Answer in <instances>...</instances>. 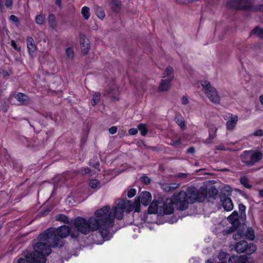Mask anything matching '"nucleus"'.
<instances>
[{"instance_id": "37", "label": "nucleus", "mask_w": 263, "mask_h": 263, "mask_svg": "<svg viewBox=\"0 0 263 263\" xmlns=\"http://www.w3.org/2000/svg\"><path fill=\"white\" fill-rule=\"evenodd\" d=\"M217 130V128L215 127H213L210 129L209 131L210 137L214 138L215 136V133Z\"/></svg>"}, {"instance_id": "20", "label": "nucleus", "mask_w": 263, "mask_h": 263, "mask_svg": "<svg viewBox=\"0 0 263 263\" xmlns=\"http://www.w3.org/2000/svg\"><path fill=\"white\" fill-rule=\"evenodd\" d=\"M176 123L182 129L185 128V124L184 118L181 115H177L175 117Z\"/></svg>"}, {"instance_id": "52", "label": "nucleus", "mask_w": 263, "mask_h": 263, "mask_svg": "<svg viewBox=\"0 0 263 263\" xmlns=\"http://www.w3.org/2000/svg\"><path fill=\"white\" fill-rule=\"evenodd\" d=\"M216 149L221 150V151H225L226 148H224L223 145H220L216 147Z\"/></svg>"}, {"instance_id": "57", "label": "nucleus", "mask_w": 263, "mask_h": 263, "mask_svg": "<svg viewBox=\"0 0 263 263\" xmlns=\"http://www.w3.org/2000/svg\"><path fill=\"white\" fill-rule=\"evenodd\" d=\"M259 100H260V103H261V104L263 105V95H262V96H261L259 97Z\"/></svg>"}, {"instance_id": "27", "label": "nucleus", "mask_w": 263, "mask_h": 263, "mask_svg": "<svg viewBox=\"0 0 263 263\" xmlns=\"http://www.w3.org/2000/svg\"><path fill=\"white\" fill-rule=\"evenodd\" d=\"M89 186L93 189H98L100 188V182L97 179H93L90 181Z\"/></svg>"}, {"instance_id": "34", "label": "nucleus", "mask_w": 263, "mask_h": 263, "mask_svg": "<svg viewBox=\"0 0 263 263\" xmlns=\"http://www.w3.org/2000/svg\"><path fill=\"white\" fill-rule=\"evenodd\" d=\"M161 189L165 192H170L171 188L170 187L169 184L167 183H161L160 184Z\"/></svg>"}, {"instance_id": "39", "label": "nucleus", "mask_w": 263, "mask_h": 263, "mask_svg": "<svg viewBox=\"0 0 263 263\" xmlns=\"http://www.w3.org/2000/svg\"><path fill=\"white\" fill-rule=\"evenodd\" d=\"M170 187L171 188V191H173L180 186V183H173L169 184Z\"/></svg>"}, {"instance_id": "24", "label": "nucleus", "mask_w": 263, "mask_h": 263, "mask_svg": "<svg viewBox=\"0 0 263 263\" xmlns=\"http://www.w3.org/2000/svg\"><path fill=\"white\" fill-rule=\"evenodd\" d=\"M65 53L67 58L70 60H72L74 58V53L72 48L67 47L65 49Z\"/></svg>"}, {"instance_id": "6", "label": "nucleus", "mask_w": 263, "mask_h": 263, "mask_svg": "<svg viewBox=\"0 0 263 263\" xmlns=\"http://www.w3.org/2000/svg\"><path fill=\"white\" fill-rule=\"evenodd\" d=\"M226 6L230 8L239 9L246 12L263 11V5L255 7L249 0H229L227 2Z\"/></svg>"}, {"instance_id": "64", "label": "nucleus", "mask_w": 263, "mask_h": 263, "mask_svg": "<svg viewBox=\"0 0 263 263\" xmlns=\"http://www.w3.org/2000/svg\"><path fill=\"white\" fill-rule=\"evenodd\" d=\"M220 263H227V262H221Z\"/></svg>"}, {"instance_id": "12", "label": "nucleus", "mask_w": 263, "mask_h": 263, "mask_svg": "<svg viewBox=\"0 0 263 263\" xmlns=\"http://www.w3.org/2000/svg\"><path fill=\"white\" fill-rule=\"evenodd\" d=\"M227 219L234 228L236 229L240 224L238 214L236 211L233 212Z\"/></svg>"}, {"instance_id": "10", "label": "nucleus", "mask_w": 263, "mask_h": 263, "mask_svg": "<svg viewBox=\"0 0 263 263\" xmlns=\"http://www.w3.org/2000/svg\"><path fill=\"white\" fill-rule=\"evenodd\" d=\"M256 248V246L252 243L248 244L246 241H240L236 244L235 250L238 253L246 252L250 255L255 252Z\"/></svg>"}, {"instance_id": "63", "label": "nucleus", "mask_w": 263, "mask_h": 263, "mask_svg": "<svg viewBox=\"0 0 263 263\" xmlns=\"http://www.w3.org/2000/svg\"><path fill=\"white\" fill-rule=\"evenodd\" d=\"M240 263H245V261H243L242 262H241Z\"/></svg>"}, {"instance_id": "31", "label": "nucleus", "mask_w": 263, "mask_h": 263, "mask_svg": "<svg viewBox=\"0 0 263 263\" xmlns=\"http://www.w3.org/2000/svg\"><path fill=\"white\" fill-rule=\"evenodd\" d=\"M138 129L140 130L141 134L142 136H145L147 134V128L146 126L143 124H140L138 126Z\"/></svg>"}, {"instance_id": "51", "label": "nucleus", "mask_w": 263, "mask_h": 263, "mask_svg": "<svg viewBox=\"0 0 263 263\" xmlns=\"http://www.w3.org/2000/svg\"><path fill=\"white\" fill-rule=\"evenodd\" d=\"M195 152V148L193 147H190L187 149V153H194Z\"/></svg>"}, {"instance_id": "47", "label": "nucleus", "mask_w": 263, "mask_h": 263, "mask_svg": "<svg viewBox=\"0 0 263 263\" xmlns=\"http://www.w3.org/2000/svg\"><path fill=\"white\" fill-rule=\"evenodd\" d=\"M5 4L7 8H10L11 7V6L12 5V0H6Z\"/></svg>"}, {"instance_id": "43", "label": "nucleus", "mask_w": 263, "mask_h": 263, "mask_svg": "<svg viewBox=\"0 0 263 263\" xmlns=\"http://www.w3.org/2000/svg\"><path fill=\"white\" fill-rule=\"evenodd\" d=\"M128 133L130 135H135L137 134L138 129L136 128H132L129 130Z\"/></svg>"}, {"instance_id": "17", "label": "nucleus", "mask_w": 263, "mask_h": 263, "mask_svg": "<svg viewBox=\"0 0 263 263\" xmlns=\"http://www.w3.org/2000/svg\"><path fill=\"white\" fill-rule=\"evenodd\" d=\"M247 259L246 255H233L229 258L228 261L230 263H240L245 261L247 263Z\"/></svg>"}, {"instance_id": "58", "label": "nucleus", "mask_w": 263, "mask_h": 263, "mask_svg": "<svg viewBox=\"0 0 263 263\" xmlns=\"http://www.w3.org/2000/svg\"><path fill=\"white\" fill-rule=\"evenodd\" d=\"M3 7L2 0H0V9H2Z\"/></svg>"}, {"instance_id": "15", "label": "nucleus", "mask_w": 263, "mask_h": 263, "mask_svg": "<svg viewBox=\"0 0 263 263\" xmlns=\"http://www.w3.org/2000/svg\"><path fill=\"white\" fill-rule=\"evenodd\" d=\"M162 78L171 82L173 80L174 78V71L172 67L169 66L165 68L162 75Z\"/></svg>"}, {"instance_id": "44", "label": "nucleus", "mask_w": 263, "mask_h": 263, "mask_svg": "<svg viewBox=\"0 0 263 263\" xmlns=\"http://www.w3.org/2000/svg\"><path fill=\"white\" fill-rule=\"evenodd\" d=\"M9 18L12 22L14 23H18V20L16 16L14 15H11Z\"/></svg>"}, {"instance_id": "32", "label": "nucleus", "mask_w": 263, "mask_h": 263, "mask_svg": "<svg viewBox=\"0 0 263 263\" xmlns=\"http://www.w3.org/2000/svg\"><path fill=\"white\" fill-rule=\"evenodd\" d=\"M243 232L245 231H236V233L233 234V238L236 240L243 238Z\"/></svg>"}, {"instance_id": "16", "label": "nucleus", "mask_w": 263, "mask_h": 263, "mask_svg": "<svg viewBox=\"0 0 263 263\" xmlns=\"http://www.w3.org/2000/svg\"><path fill=\"white\" fill-rule=\"evenodd\" d=\"M13 96L14 98H15V99H16V100L20 103L21 104H27L29 102V99L28 97L23 93L18 92L16 93H14Z\"/></svg>"}, {"instance_id": "40", "label": "nucleus", "mask_w": 263, "mask_h": 263, "mask_svg": "<svg viewBox=\"0 0 263 263\" xmlns=\"http://www.w3.org/2000/svg\"><path fill=\"white\" fill-rule=\"evenodd\" d=\"M11 46L16 50L19 51L21 50V47H18L15 42L14 40H11Z\"/></svg>"}, {"instance_id": "13", "label": "nucleus", "mask_w": 263, "mask_h": 263, "mask_svg": "<svg viewBox=\"0 0 263 263\" xmlns=\"http://www.w3.org/2000/svg\"><path fill=\"white\" fill-rule=\"evenodd\" d=\"M80 42L83 53L84 54L87 53L90 47L88 40L86 39L84 35H81L80 36Z\"/></svg>"}, {"instance_id": "48", "label": "nucleus", "mask_w": 263, "mask_h": 263, "mask_svg": "<svg viewBox=\"0 0 263 263\" xmlns=\"http://www.w3.org/2000/svg\"><path fill=\"white\" fill-rule=\"evenodd\" d=\"M239 211L241 213L246 211V206L243 204H239L238 205Z\"/></svg>"}, {"instance_id": "23", "label": "nucleus", "mask_w": 263, "mask_h": 263, "mask_svg": "<svg viewBox=\"0 0 263 263\" xmlns=\"http://www.w3.org/2000/svg\"><path fill=\"white\" fill-rule=\"evenodd\" d=\"M81 14L84 19L87 20L90 16V13L89 7L87 6L83 7L81 9Z\"/></svg>"}, {"instance_id": "19", "label": "nucleus", "mask_w": 263, "mask_h": 263, "mask_svg": "<svg viewBox=\"0 0 263 263\" xmlns=\"http://www.w3.org/2000/svg\"><path fill=\"white\" fill-rule=\"evenodd\" d=\"M222 205L227 211H231L233 209L234 206L232 201L230 198H225L222 201Z\"/></svg>"}, {"instance_id": "30", "label": "nucleus", "mask_w": 263, "mask_h": 263, "mask_svg": "<svg viewBox=\"0 0 263 263\" xmlns=\"http://www.w3.org/2000/svg\"><path fill=\"white\" fill-rule=\"evenodd\" d=\"M253 32L259 38H263V29L257 27L254 29Z\"/></svg>"}, {"instance_id": "8", "label": "nucleus", "mask_w": 263, "mask_h": 263, "mask_svg": "<svg viewBox=\"0 0 263 263\" xmlns=\"http://www.w3.org/2000/svg\"><path fill=\"white\" fill-rule=\"evenodd\" d=\"M262 157V154L260 152H253L250 151H245L241 156L242 163L249 166H252L259 162Z\"/></svg>"}, {"instance_id": "5", "label": "nucleus", "mask_w": 263, "mask_h": 263, "mask_svg": "<svg viewBox=\"0 0 263 263\" xmlns=\"http://www.w3.org/2000/svg\"><path fill=\"white\" fill-rule=\"evenodd\" d=\"M176 204L174 199L166 198L165 200L162 198L154 200L148 208V213L150 214H157L159 216L170 215L173 213L174 208V204Z\"/></svg>"}, {"instance_id": "42", "label": "nucleus", "mask_w": 263, "mask_h": 263, "mask_svg": "<svg viewBox=\"0 0 263 263\" xmlns=\"http://www.w3.org/2000/svg\"><path fill=\"white\" fill-rule=\"evenodd\" d=\"M189 103V99L186 96H183L181 98V103L184 105H187Z\"/></svg>"}, {"instance_id": "62", "label": "nucleus", "mask_w": 263, "mask_h": 263, "mask_svg": "<svg viewBox=\"0 0 263 263\" xmlns=\"http://www.w3.org/2000/svg\"><path fill=\"white\" fill-rule=\"evenodd\" d=\"M225 232H226V233L229 234V233H231V232H232L233 231H225Z\"/></svg>"}, {"instance_id": "28", "label": "nucleus", "mask_w": 263, "mask_h": 263, "mask_svg": "<svg viewBox=\"0 0 263 263\" xmlns=\"http://www.w3.org/2000/svg\"><path fill=\"white\" fill-rule=\"evenodd\" d=\"M240 181L241 184L243 185V186H244L247 189L251 188L252 186L249 184V180L246 176H243L241 177Z\"/></svg>"}, {"instance_id": "59", "label": "nucleus", "mask_w": 263, "mask_h": 263, "mask_svg": "<svg viewBox=\"0 0 263 263\" xmlns=\"http://www.w3.org/2000/svg\"><path fill=\"white\" fill-rule=\"evenodd\" d=\"M212 260L211 259H209L207 260L206 263H212Z\"/></svg>"}, {"instance_id": "4", "label": "nucleus", "mask_w": 263, "mask_h": 263, "mask_svg": "<svg viewBox=\"0 0 263 263\" xmlns=\"http://www.w3.org/2000/svg\"><path fill=\"white\" fill-rule=\"evenodd\" d=\"M206 196L207 190L205 187H201L198 190L195 187H189L186 192L181 191L174 194V199L178 209L184 210L189 203H193L196 201H204Z\"/></svg>"}, {"instance_id": "11", "label": "nucleus", "mask_w": 263, "mask_h": 263, "mask_svg": "<svg viewBox=\"0 0 263 263\" xmlns=\"http://www.w3.org/2000/svg\"><path fill=\"white\" fill-rule=\"evenodd\" d=\"M222 118L226 121V128L229 131L234 130L238 121V117L237 115L230 112H227L222 115Z\"/></svg>"}, {"instance_id": "41", "label": "nucleus", "mask_w": 263, "mask_h": 263, "mask_svg": "<svg viewBox=\"0 0 263 263\" xmlns=\"http://www.w3.org/2000/svg\"><path fill=\"white\" fill-rule=\"evenodd\" d=\"M254 136L261 137L263 136V130L261 129H257L253 134Z\"/></svg>"}, {"instance_id": "25", "label": "nucleus", "mask_w": 263, "mask_h": 263, "mask_svg": "<svg viewBox=\"0 0 263 263\" xmlns=\"http://www.w3.org/2000/svg\"><path fill=\"white\" fill-rule=\"evenodd\" d=\"M95 10L97 16L100 19H103L105 17V13L102 9L98 6L95 7Z\"/></svg>"}, {"instance_id": "33", "label": "nucleus", "mask_w": 263, "mask_h": 263, "mask_svg": "<svg viewBox=\"0 0 263 263\" xmlns=\"http://www.w3.org/2000/svg\"><path fill=\"white\" fill-rule=\"evenodd\" d=\"M45 17L42 14H39L36 16L35 22L39 25H42L43 23Z\"/></svg>"}, {"instance_id": "50", "label": "nucleus", "mask_w": 263, "mask_h": 263, "mask_svg": "<svg viewBox=\"0 0 263 263\" xmlns=\"http://www.w3.org/2000/svg\"><path fill=\"white\" fill-rule=\"evenodd\" d=\"M65 228V226H64V227H59L58 228L55 229H54L52 228H50L48 229L47 230H49V231H50V230H63V228Z\"/></svg>"}, {"instance_id": "49", "label": "nucleus", "mask_w": 263, "mask_h": 263, "mask_svg": "<svg viewBox=\"0 0 263 263\" xmlns=\"http://www.w3.org/2000/svg\"><path fill=\"white\" fill-rule=\"evenodd\" d=\"M90 165H92L93 167H94L95 168H96L98 171H100V169L99 168L100 164L98 162H96L93 164H92L91 162H90Z\"/></svg>"}, {"instance_id": "18", "label": "nucleus", "mask_w": 263, "mask_h": 263, "mask_svg": "<svg viewBox=\"0 0 263 263\" xmlns=\"http://www.w3.org/2000/svg\"><path fill=\"white\" fill-rule=\"evenodd\" d=\"M171 81L162 79L160 82V84L158 88L159 91H167L171 87Z\"/></svg>"}, {"instance_id": "26", "label": "nucleus", "mask_w": 263, "mask_h": 263, "mask_svg": "<svg viewBox=\"0 0 263 263\" xmlns=\"http://www.w3.org/2000/svg\"><path fill=\"white\" fill-rule=\"evenodd\" d=\"M243 232V238L250 240H253L255 238L254 231H245Z\"/></svg>"}, {"instance_id": "60", "label": "nucleus", "mask_w": 263, "mask_h": 263, "mask_svg": "<svg viewBox=\"0 0 263 263\" xmlns=\"http://www.w3.org/2000/svg\"><path fill=\"white\" fill-rule=\"evenodd\" d=\"M3 110L4 112L7 111V108L6 107H4L3 108Z\"/></svg>"}, {"instance_id": "55", "label": "nucleus", "mask_w": 263, "mask_h": 263, "mask_svg": "<svg viewBox=\"0 0 263 263\" xmlns=\"http://www.w3.org/2000/svg\"><path fill=\"white\" fill-rule=\"evenodd\" d=\"M49 211H50V210H49V209L45 210L43 213H42V216L46 215L47 213H48L49 212Z\"/></svg>"}, {"instance_id": "61", "label": "nucleus", "mask_w": 263, "mask_h": 263, "mask_svg": "<svg viewBox=\"0 0 263 263\" xmlns=\"http://www.w3.org/2000/svg\"><path fill=\"white\" fill-rule=\"evenodd\" d=\"M108 94L110 95V97H113V96L112 95V92H111V91L108 92Z\"/></svg>"}, {"instance_id": "21", "label": "nucleus", "mask_w": 263, "mask_h": 263, "mask_svg": "<svg viewBox=\"0 0 263 263\" xmlns=\"http://www.w3.org/2000/svg\"><path fill=\"white\" fill-rule=\"evenodd\" d=\"M48 22L49 26L53 29H56L57 28V23L55 21V16L53 14H49L48 17Z\"/></svg>"}, {"instance_id": "54", "label": "nucleus", "mask_w": 263, "mask_h": 263, "mask_svg": "<svg viewBox=\"0 0 263 263\" xmlns=\"http://www.w3.org/2000/svg\"><path fill=\"white\" fill-rule=\"evenodd\" d=\"M84 171L85 174H89L90 172V170L88 167H85Z\"/></svg>"}, {"instance_id": "38", "label": "nucleus", "mask_w": 263, "mask_h": 263, "mask_svg": "<svg viewBox=\"0 0 263 263\" xmlns=\"http://www.w3.org/2000/svg\"><path fill=\"white\" fill-rule=\"evenodd\" d=\"M141 179L142 182L145 184H148L151 182L150 178L146 176L142 177Z\"/></svg>"}, {"instance_id": "53", "label": "nucleus", "mask_w": 263, "mask_h": 263, "mask_svg": "<svg viewBox=\"0 0 263 263\" xmlns=\"http://www.w3.org/2000/svg\"><path fill=\"white\" fill-rule=\"evenodd\" d=\"M55 4L58 5L59 7H61V0H55Z\"/></svg>"}, {"instance_id": "2", "label": "nucleus", "mask_w": 263, "mask_h": 263, "mask_svg": "<svg viewBox=\"0 0 263 263\" xmlns=\"http://www.w3.org/2000/svg\"><path fill=\"white\" fill-rule=\"evenodd\" d=\"M151 201L152 195L147 191L142 192L134 202L126 199L121 200L116 206L111 209L109 208L105 219L106 221L103 223L104 226L107 227L108 229H111L114 225L115 218L118 219H122L124 212H139L140 203L146 206Z\"/></svg>"}, {"instance_id": "36", "label": "nucleus", "mask_w": 263, "mask_h": 263, "mask_svg": "<svg viewBox=\"0 0 263 263\" xmlns=\"http://www.w3.org/2000/svg\"><path fill=\"white\" fill-rule=\"evenodd\" d=\"M136 193V190L134 189H130L127 192V196L129 198L134 197Z\"/></svg>"}, {"instance_id": "22", "label": "nucleus", "mask_w": 263, "mask_h": 263, "mask_svg": "<svg viewBox=\"0 0 263 263\" xmlns=\"http://www.w3.org/2000/svg\"><path fill=\"white\" fill-rule=\"evenodd\" d=\"M110 7L114 11L118 12L121 8V2L119 0H112L110 3Z\"/></svg>"}, {"instance_id": "14", "label": "nucleus", "mask_w": 263, "mask_h": 263, "mask_svg": "<svg viewBox=\"0 0 263 263\" xmlns=\"http://www.w3.org/2000/svg\"><path fill=\"white\" fill-rule=\"evenodd\" d=\"M27 46L29 54L33 56L35 53L36 46L32 37H28L27 39Z\"/></svg>"}, {"instance_id": "3", "label": "nucleus", "mask_w": 263, "mask_h": 263, "mask_svg": "<svg viewBox=\"0 0 263 263\" xmlns=\"http://www.w3.org/2000/svg\"><path fill=\"white\" fill-rule=\"evenodd\" d=\"M109 210V206H104L96 211L95 217L90 218L88 220L78 217L74 220L69 221L68 217L64 214H59L55 216V220L65 223H69L71 228L67 230L75 228L77 230H107V227L104 226L106 221L107 212Z\"/></svg>"}, {"instance_id": "7", "label": "nucleus", "mask_w": 263, "mask_h": 263, "mask_svg": "<svg viewBox=\"0 0 263 263\" xmlns=\"http://www.w3.org/2000/svg\"><path fill=\"white\" fill-rule=\"evenodd\" d=\"M201 85L206 96L210 101L214 104L219 103L220 97L216 89L211 86L210 82L206 81H201Z\"/></svg>"}, {"instance_id": "35", "label": "nucleus", "mask_w": 263, "mask_h": 263, "mask_svg": "<svg viewBox=\"0 0 263 263\" xmlns=\"http://www.w3.org/2000/svg\"><path fill=\"white\" fill-rule=\"evenodd\" d=\"M171 144L174 146L181 144L180 139H172L171 141Z\"/></svg>"}, {"instance_id": "56", "label": "nucleus", "mask_w": 263, "mask_h": 263, "mask_svg": "<svg viewBox=\"0 0 263 263\" xmlns=\"http://www.w3.org/2000/svg\"><path fill=\"white\" fill-rule=\"evenodd\" d=\"M259 194L260 197H263V189L259 190Z\"/></svg>"}, {"instance_id": "1", "label": "nucleus", "mask_w": 263, "mask_h": 263, "mask_svg": "<svg viewBox=\"0 0 263 263\" xmlns=\"http://www.w3.org/2000/svg\"><path fill=\"white\" fill-rule=\"evenodd\" d=\"M89 231H44L33 240V251L24 253L25 258H20L17 263H45L46 257L51 252V248H61L64 245L63 238L70 236L78 237L79 232L87 234Z\"/></svg>"}, {"instance_id": "45", "label": "nucleus", "mask_w": 263, "mask_h": 263, "mask_svg": "<svg viewBox=\"0 0 263 263\" xmlns=\"http://www.w3.org/2000/svg\"><path fill=\"white\" fill-rule=\"evenodd\" d=\"M0 74L3 78H5L9 76L10 74L8 71L3 70L0 71Z\"/></svg>"}, {"instance_id": "29", "label": "nucleus", "mask_w": 263, "mask_h": 263, "mask_svg": "<svg viewBox=\"0 0 263 263\" xmlns=\"http://www.w3.org/2000/svg\"><path fill=\"white\" fill-rule=\"evenodd\" d=\"M100 99V94L98 92H95L92 96V99L91 101L92 105H95L99 103Z\"/></svg>"}, {"instance_id": "9", "label": "nucleus", "mask_w": 263, "mask_h": 263, "mask_svg": "<svg viewBox=\"0 0 263 263\" xmlns=\"http://www.w3.org/2000/svg\"><path fill=\"white\" fill-rule=\"evenodd\" d=\"M93 233L89 236L93 243L102 244L104 241L109 240L112 235L109 231H92Z\"/></svg>"}, {"instance_id": "46", "label": "nucleus", "mask_w": 263, "mask_h": 263, "mask_svg": "<svg viewBox=\"0 0 263 263\" xmlns=\"http://www.w3.org/2000/svg\"><path fill=\"white\" fill-rule=\"evenodd\" d=\"M117 131V126H112L109 129V132L111 134H115Z\"/></svg>"}]
</instances>
